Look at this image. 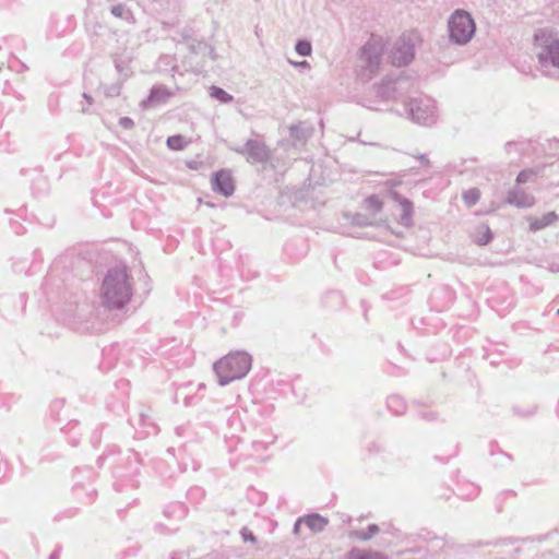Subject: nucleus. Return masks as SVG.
<instances>
[{"mask_svg": "<svg viewBox=\"0 0 559 559\" xmlns=\"http://www.w3.org/2000/svg\"><path fill=\"white\" fill-rule=\"evenodd\" d=\"M49 559H57V555L56 554H51Z\"/></svg>", "mask_w": 559, "mask_h": 559, "instance_id": "nucleus-37", "label": "nucleus"}, {"mask_svg": "<svg viewBox=\"0 0 559 559\" xmlns=\"http://www.w3.org/2000/svg\"><path fill=\"white\" fill-rule=\"evenodd\" d=\"M305 524L314 533L321 532L328 524V520L319 514H310L305 519Z\"/></svg>", "mask_w": 559, "mask_h": 559, "instance_id": "nucleus-16", "label": "nucleus"}, {"mask_svg": "<svg viewBox=\"0 0 559 559\" xmlns=\"http://www.w3.org/2000/svg\"><path fill=\"white\" fill-rule=\"evenodd\" d=\"M111 13L116 17H122L124 13V7L122 4H118L111 8Z\"/></svg>", "mask_w": 559, "mask_h": 559, "instance_id": "nucleus-26", "label": "nucleus"}, {"mask_svg": "<svg viewBox=\"0 0 559 559\" xmlns=\"http://www.w3.org/2000/svg\"><path fill=\"white\" fill-rule=\"evenodd\" d=\"M242 537L247 542H255V538L251 532H248L246 528L242 531Z\"/></svg>", "mask_w": 559, "mask_h": 559, "instance_id": "nucleus-28", "label": "nucleus"}, {"mask_svg": "<svg viewBox=\"0 0 559 559\" xmlns=\"http://www.w3.org/2000/svg\"><path fill=\"white\" fill-rule=\"evenodd\" d=\"M394 186L391 187L390 193L395 201H397L402 207V214L400 216V224L405 227H411L413 224V204L409 200L402 198L394 189Z\"/></svg>", "mask_w": 559, "mask_h": 559, "instance_id": "nucleus-12", "label": "nucleus"}, {"mask_svg": "<svg viewBox=\"0 0 559 559\" xmlns=\"http://www.w3.org/2000/svg\"><path fill=\"white\" fill-rule=\"evenodd\" d=\"M354 223L359 226L377 225L378 221L371 215L357 214L354 218Z\"/></svg>", "mask_w": 559, "mask_h": 559, "instance_id": "nucleus-24", "label": "nucleus"}, {"mask_svg": "<svg viewBox=\"0 0 559 559\" xmlns=\"http://www.w3.org/2000/svg\"><path fill=\"white\" fill-rule=\"evenodd\" d=\"M236 151L251 164L264 163L270 158V150L258 140H248L241 148Z\"/></svg>", "mask_w": 559, "mask_h": 559, "instance_id": "nucleus-8", "label": "nucleus"}, {"mask_svg": "<svg viewBox=\"0 0 559 559\" xmlns=\"http://www.w3.org/2000/svg\"><path fill=\"white\" fill-rule=\"evenodd\" d=\"M409 111H411L412 119L418 123L427 124L432 121V115L429 114L428 108L427 107L424 108L417 103L411 104Z\"/></svg>", "mask_w": 559, "mask_h": 559, "instance_id": "nucleus-15", "label": "nucleus"}, {"mask_svg": "<svg viewBox=\"0 0 559 559\" xmlns=\"http://www.w3.org/2000/svg\"><path fill=\"white\" fill-rule=\"evenodd\" d=\"M379 532V526L377 524H370L367 527V531H358L355 532V536L361 540H368L373 537Z\"/></svg>", "mask_w": 559, "mask_h": 559, "instance_id": "nucleus-23", "label": "nucleus"}, {"mask_svg": "<svg viewBox=\"0 0 559 559\" xmlns=\"http://www.w3.org/2000/svg\"><path fill=\"white\" fill-rule=\"evenodd\" d=\"M211 96L218 99L222 103H230L233 100V96L225 92L223 88L217 86L211 87Z\"/></svg>", "mask_w": 559, "mask_h": 559, "instance_id": "nucleus-22", "label": "nucleus"}, {"mask_svg": "<svg viewBox=\"0 0 559 559\" xmlns=\"http://www.w3.org/2000/svg\"><path fill=\"white\" fill-rule=\"evenodd\" d=\"M419 160H420V163H426V164L428 163V160L426 159V157L424 155L419 157Z\"/></svg>", "mask_w": 559, "mask_h": 559, "instance_id": "nucleus-35", "label": "nucleus"}, {"mask_svg": "<svg viewBox=\"0 0 559 559\" xmlns=\"http://www.w3.org/2000/svg\"><path fill=\"white\" fill-rule=\"evenodd\" d=\"M404 83L406 81L402 79H383L381 83L372 86L369 96L364 99V106L377 110L379 104L395 98Z\"/></svg>", "mask_w": 559, "mask_h": 559, "instance_id": "nucleus-6", "label": "nucleus"}, {"mask_svg": "<svg viewBox=\"0 0 559 559\" xmlns=\"http://www.w3.org/2000/svg\"><path fill=\"white\" fill-rule=\"evenodd\" d=\"M83 96L88 102V104H92V97L90 95L84 94Z\"/></svg>", "mask_w": 559, "mask_h": 559, "instance_id": "nucleus-34", "label": "nucleus"}, {"mask_svg": "<svg viewBox=\"0 0 559 559\" xmlns=\"http://www.w3.org/2000/svg\"><path fill=\"white\" fill-rule=\"evenodd\" d=\"M525 178L526 177H516L518 185L524 183ZM506 202L519 209H526L534 206L536 200L532 193L526 192L520 186H515L508 191Z\"/></svg>", "mask_w": 559, "mask_h": 559, "instance_id": "nucleus-9", "label": "nucleus"}, {"mask_svg": "<svg viewBox=\"0 0 559 559\" xmlns=\"http://www.w3.org/2000/svg\"><path fill=\"white\" fill-rule=\"evenodd\" d=\"M116 69L118 70L119 74L123 76V80L128 78V73L123 71V69L120 67V64L116 63Z\"/></svg>", "mask_w": 559, "mask_h": 559, "instance_id": "nucleus-31", "label": "nucleus"}, {"mask_svg": "<svg viewBox=\"0 0 559 559\" xmlns=\"http://www.w3.org/2000/svg\"><path fill=\"white\" fill-rule=\"evenodd\" d=\"M480 198V191L476 188L469 189L463 193V200L467 206H473Z\"/></svg>", "mask_w": 559, "mask_h": 559, "instance_id": "nucleus-21", "label": "nucleus"}, {"mask_svg": "<svg viewBox=\"0 0 559 559\" xmlns=\"http://www.w3.org/2000/svg\"><path fill=\"white\" fill-rule=\"evenodd\" d=\"M119 124L124 129H131L134 123L130 118L123 117L119 120Z\"/></svg>", "mask_w": 559, "mask_h": 559, "instance_id": "nucleus-27", "label": "nucleus"}, {"mask_svg": "<svg viewBox=\"0 0 559 559\" xmlns=\"http://www.w3.org/2000/svg\"><path fill=\"white\" fill-rule=\"evenodd\" d=\"M300 523H301V520H298V521L295 523V526H294V532H295V533H298V532H299Z\"/></svg>", "mask_w": 559, "mask_h": 559, "instance_id": "nucleus-33", "label": "nucleus"}, {"mask_svg": "<svg viewBox=\"0 0 559 559\" xmlns=\"http://www.w3.org/2000/svg\"><path fill=\"white\" fill-rule=\"evenodd\" d=\"M187 144L188 141H186V139L180 134L173 135L167 139V146L174 151L182 150Z\"/></svg>", "mask_w": 559, "mask_h": 559, "instance_id": "nucleus-20", "label": "nucleus"}, {"mask_svg": "<svg viewBox=\"0 0 559 559\" xmlns=\"http://www.w3.org/2000/svg\"><path fill=\"white\" fill-rule=\"evenodd\" d=\"M120 85H117V86H112L108 90V95L110 96H118L120 94Z\"/></svg>", "mask_w": 559, "mask_h": 559, "instance_id": "nucleus-29", "label": "nucleus"}, {"mask_svg": "<svg viewBox=\"0 0 559 559\" xmlns=\"http://www.w3.org/2000/svg\"><path fill=\"white\" fill-rule=\"evenodd\" d=\"M347 559H388V557L378 551H366L354 548L349 551Z\"/></svg>", "mask_w": 559, "mask_h": 559, "instance_id": "nucleus-17", "label": "nucleus"}, {"mask_svg": "<svg viewBox=\"0 0 559 559\" xmlns=\"http://www.w3.org/2000/svg\"><path fill=\"white\" fill-rule=\"evenodd\" d=\"M296 51L300 56H310L311 55V44L308 40H298L295 46Z\"/></svg>", "mask_w": 559, "mask_h": 559, "instance_id": "nucleus-25", "label": "nucleus"}, {"mask_svg": "<svg viewBox=\"0 0 559 559\" xmlns=\"http://www.w3.org/2000/svg\"><path fill=\"white\" fill-rule=\"evenodd\" d=\"M213 175L219 176V175H225V174L223 170H219V171L214 173Z\"/></svg>", "mask_w": 559, "mask_h": 559, "instance_id": "nucleus-36", "label": "nucleus"}, {"mask_svg": "<svg viewBox=\"0 0 559 559\" xmlns=\"http://www.w3.org/2000/svg\"><path fill=\"white\" fill-rule=\"evenodd\" d=\"M534 52L543 68H559V38L545 29L534 35Z\"/></svg>", "mask_w": 559, "mask_h": 559, "instance_id": "nucleus-4", "label": "nucleus"}, {"mask_svg": "<svg viewBox=\"0 0 559 559\" xmlns=\"http://www.w3.org/2000/svg\"><path fill=\"white\" fill-rule=\"evenodd\" d=\"M211 188L225 198L230 197L235 191L233 177H211Z\"/></svg>", "mask_w": 559, "mask_h": 559, "instance_id": "nucleus-14", "label": "nucleus"}, {"mask_svg": "<svg viewBox=\"0 0 559 559\" xmlns=\"http://www.w3.org/2000/svg\"><path fill=\"white\" fill-rule=\"evenodd\" d=\"M450 40L457 45H466L473 38L476 24L465 10H455L448 21Z\"/></svg>", "mask_w": 559, "mask_h": 559, "instance_id": "nucleus-5", "label": "nucleus"}, {"mask_svg": "<svg viewBox=\"0 0 559 559\" xmlns=\"http://www.w3.org/2000/svg\"><path fill=\"white\" fill-rule=\"evenodd\" d=\"M313 129L304 122L293 124L289 127V134L293 140L294 146L305 145L307 140L311 136Z\"/></svg>", "mask_w": 559, "mask_h": 559, "instance_id": "nucleus-13", "label": "nucleus"}, {"mask_svg": "<svg viewBox=\"0 0 559 559\" xmlns=\"http://www.w3.org/2000/svg\"><path fill=\"white\" fill-rule=\"evenodd\" d=\"M252 358L246 352H230L214 362L213 370L219 385L242 379L251 368Z\"/></svg>", "mask_w": 559, "mask_h": 559, "instance_id": "nucleus-2", "label": "nucleus"}, {"mask_svg": "<svg viewBox=\"0 0 559 559\" xmlns=\"http://www.w3.org/2000/svg\"><path fill=\"white\" fill-rule=\"evenodd\" d=\"M558 221H559V215L554 211L545 213L540 217H537V216L527 217L528 229H530V231H533V233L543 230V229L554 225Z\"/></svg>", "mask_w": 559, "mask_h": 559, "instance_id": "nucleus-11", "label": "nucleus"}, {"mask_svg": "<svg viewBox=\"0 0 559 559\" xmlns=\"http://www.w3.org/2000/svg\"><path fill=\"white\" fill-rule=\"evenodd\" d=\"M384 41L381 37L372 36L360 49L358 57V75L361 80L368 81L379 70Z\"/></svg>", "mask_w": 559, "mask_h": 559, "instance_id": "nucleus-3", "label": "nucleus"}, {"mask_svg": "<svg viewBox=\"0 0 559 559\" xmlns=\"http://www.w3.org/2000/svg\"><path fill=\"white\" fill-rule=\"evenodd\" d=\"M492 239V234L487 225H481L478 230L477 235L475 236V242L479 246H485L489 243Z\"/></svg>", "mask_w": 559, "mask_h": 559, "instance_id": "nucleus-19", "label": "nucleus"}, {"mask_svg": "<svg viewBox=\"0 0 559 559\" xmlns=\"http://www.w3.org/2000/svg\"><path fill=\"white\" fill-rule=\"evenodd\" d=\"M171 96L173 93L166 86H153L148 97L141 103V106L144 109L153 108L166 103Z\"/></svg>", "mask_w": 559, "mask_h": 559, "instance_id": "nucleus-10", "label": "nucleus"}, {"mask_svg": "<svg viewBox=\"0 0 559 559\" xmlns=\"http://www.w3.org/2000/svg\"><path fill=\"white\" fill-rule=\"evenodd\" d=\"M382 200L376 194H372L365 200V209L372 217H376V215L382 210Z\"/></svg>", "mask_w": 559, "mask_h": 559, "instance_id": "nucleus-18", "label": "nucleus"}, {"mask_svg": "<svg viewBox=\"0 0 559 559\" xmlns=\"http://www.w3.org/2000/svg\"><path fill=\"white\" fill-rule=\"evenodd\" d=\"M131 296L132 285L127 267L118 265L109 269L99 289L102 305L107 309H121Z\"/></svg>", "mask_w": 559, "mask_h": 559, "instance_id": "nucleus-1", "label": "nucleus"}, {"mask_svg": "<svg viewBox=\"0 0 559 559\" xmlns=\"http://www.w3.org/2000/svg\"><path fill=\"white\" fill-rule=\"evenodd\" d=\"M295 67H309V63L304 60V61H300V62H292Z\"/></svg>", "mask_w": 559, "mask_h": 559, "instance_id": "nucleus-32", "label": "nucleus"}, {"mask_svg": "<svg viewBox=\"0 0 559 559\" xmlns=\"http://www.w3.org/2000/svg\"><path fill=\"white\" fill-rule=\"evenodd\" d=\"M199 165H201V163H199V162H197V160H193V162H189V163H188L189 168H190V169H192V170H198V169H199V168H198V166H199Z\"/></svg>", "mask_w": 559, "mask_h": 559, "instance_id": "nucleus-30", "label": "nucleus"}, {"mask_svg": "<svg viewBox=\"0 0 559 559\" xmlns=\"http://www.w3.org/2000/svg\"><path fill=\"white\" fill-rule=\"evenodd\" d=\"M420 38L417 33L402 34L394 43L390 59L393 66L403 67L414 59V50Z\"/></svg>", "mask_w": 559, "mask_h": 559, "instance_id": "nucleus-7", "label": "nucleus"}]
</instances>
